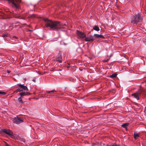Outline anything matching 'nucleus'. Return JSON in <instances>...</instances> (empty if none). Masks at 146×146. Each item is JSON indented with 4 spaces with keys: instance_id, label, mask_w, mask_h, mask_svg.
<instances>
[{
    "instance_id": "1",
    "label": "nucleus",
    "mask_w": 146,
    "mask_h": 146,
    "mask_svg": "<svg viewBox=\"0 0 146 146\" xmlns=\"http://www.w3.org/2000/svg\"><path fill=\"white\" fill-rule=\"evenodd\" d=\"M17 85L19 87V88L16 89L14 92V93L15 92L17 93L18 92H21L19 94L21 97L18 98V100L20 103L23 104L24 102L22 101V97L25 96L30 95H31V94L29 92L23 91V90L27 91H28V88L27 86H25L23 84H17Z\"/></svg>"
},
{
    "instance_id": "9",
    "label": "nucleus",
    "mask_w": 146,
    "mask_h": 146,
    "mask_svg": "<svg viewBox=\"0 0 146 146\" xmlns=\"http://www.w3.org/2000/svg\"><path fill=\"white\" fill-rule=\"evenodd\" d=\"M55 60L56 61H58L59 63L62 62V59L61 54L59 53L58 55L56 56Z\"/></svg>"
},
{
    "instance_id": "5",
    "label": "nucleus",
    "mask_w": 146,
    "mask_h": 146,
    "mask_svg": "<svg viewBox=\"0 0 146 146\" xmlns=\"http://www.w3.org/2000/svg\"><path fill=\"white\" fill-rule=\"evenodd\" d=\"M144 94V91L141 89L136 92L132 94L131 95V96L133 97L137 100H138L139 99V97L141 95H143Z\"/></svg>"
},
{
    "instance_id": "24",
    "label": "nucleus",
    "mask_w": 146,
    "mask_h": 146,
    "mask_svg": "<svg viewBox=\"0 0 146 146\" xmlns=\"http://www.w3.org/2000/svg\"><path fill=\"white\" fill-rule=\"evenodd\" d=\"M22 141L24 143L25 142V140L24 139H23Z\"/></svg>"
},
{
    "instance_id": "20",
    "label": "nucleus",
    "mask_w": 146,
    "mask_h": 146,
    "mask_svg": "<svg viewBox=\"0 0 146 146\" xmlns=\"http://www.w3.org/2000/svg\"><path fill=\"white\" fill-rule=\"evenodd\" d=\"M104 36L102 35H99V38H104Z\"/></svg>"
},
{
    "instance_id": "11",
    "label": "nucleus",
    "mask_w": 146,
    "mask_h": 146,
    "mask_svg": "<svg viewBox=\"0 0 146 146\" xmlns=\"http://www.w3.org/2000/svg\"><path fill=\"white\" fill-rule=\"evenodd\" d=\"M36 17V15L35 14H33L32 15H29L28 16V18H29L33 19L35 18Z\"/></svg>"
},
{
    "instance_id": "7",
    "label": "nucleus",
    "mask_w": 146,
    "mask_h": 146,
    "mask_svg": "<svg viewBox=\"0 0 146 146\" xmlns=\"http://www.w3.org/2000/svg\"><path fill=\"white\" fill-rule=\"evenodd\" d=\"M13 121L14 123L18 124L22 123L23 122L22 118L20 117H18L17 116L13 118Z\"/></svg>"
},
{
    "instance_id": "17",
    "label": "nucleus",
    "mask_w": 146,
    "mask_h": 146,
    "mask_svg": "<svg viewBox=\"0 0 146 146\" xmlns=\"http://www.w3.org/2000/svg\"><path fill=\"white\" fill-rule=\"evenodd\" d=\"M94 36L95 38H99V35L94 34Z\"/></svg>"
},
{
    "instance_id": "27",
    "label": "nucleus",
    "mask_w": 146,
    "mask_h": 146,
    "mask_svg": "<svg viewBox=\"0 0 146 146\" xmlns=\"http://www.w3.org/2000/svg\"><path fill=\"white\" fill-rule=\"evenodd\" d=\"M29 31H31V30H29Z\"/></svg>"
},
{
    "instance_id": "13",
    "label": "nucleus",
    "mask_w": 146,
    "mask_h": 146,
    "mask_svg": "<svg viewBox=\"0 0 146 146\" xmlns=\"http://www.w3.org/2000/svg\"><path fill=\"white\" fill-rule=\"evenodd\" d=\"M93 29L94 30H95L97 31H99L100 30L99 27L96 25H95V26H94L93 28Z\"/></svg>"
},
{
    "instance_id": "15",
    "label": "nucleus",
    "mask_w": 146,
    "mask_h": 146,
    "mask_svg": "<svg viewBox=\"0 0 146 146\" xmlns=\"http://www.w3.org/2000/svg\"><path fill=\"white\" fill-rule=\"evenodd\" d=\"M139 134L138 133H136L135 132L134 135V138L135 139H136L137 138L139 137Z\"/></svg>"
},
{
    "instance_id": "12",
    "label": "nucleus",
    "mask_w": 146,
    "mask_h": 146,
    "mask_svg": "<svg viewBox=\"0 0 146 146\" xmlns=\"http://www.w3.org/2000/svg\"><path fill=\"white\" fill-rule=\"evenodd\" d=\"M129 123H125L121 125V127L127 129V126L129 125Z\"/></svg>"
},
{
    "instance_id": "23",
    "label": "nucleus",
    "mask_w": 146,
    "mask_h": 146,
    "mask_svg": "<svg viewBox=\"0 0 146 146\" xmlns=\"http://www.w3.org/2000/svg\"><path fill=\"white\" fill-rule=\"evenodd\" d=\"M108 60H109L107 59V60H105L104 61H105V62H108Z\"/></svg>"
},
{
    "instance_id": "22",
    "label": "nucleus",
    "mask_w": 146,
    "mask_h": 146,
    "mask_svg": "<svg viewBox=\"0 0 146 146\" xmlns=\"http://www.w3.org/2000/svg\"><path fill=\"white\" fill-rule=\"evenodd\" d=\"M7 73H9L11 72V71L9 70H7Z\"/></svg>"
},
{
    "instance_id": "26",
    "label": "nucleus",
    "mask_w": 146,
    "mask_h": 146,
    "mask_svg": "<svg viewBox=\"0 0 146 146\" xmlns=\"http://www.w3.org/2000/svg\"><path fill=\"white\" fill-rule=\"evenodd\" d=\"M115 90V89H113V90Z\"/></svg>"
},
{
    "instance_id": "14",
    "label": "nucleus",
    "mask_w": 146,
    "mask_h": 146,
    "mask_svg": "<svg viewBox=\"0 0 146 146\" xmlns=\"http://www.w3.org/2000/svg\"><path fill=\"white\" fill-rule=\"evenodd\" d=\"M46 92L48 94H49L50 93H53V94H56L54 93L55 92H56L57 91L55 90H53L51 91H46Z\"/></svg>"
},
{
    "instance_id": "25",
    "label": "nucleus",
    "mask_w": 146,
    "mask_h": 146,
    "mask_svg": "<svg viewBox=\"0 0 146 146\" xmlns=\"http://www.w3.org/2000/svg\"><path fill=\"white\" fill-rule=\"evenodd\" d=\"M33 81H34V82H35V80H33Z\"/></svg>"
},
{
    "instance_id": "19",
    "label": "nucleus",
    "mask_w": 146,
    "mask_h": 146,
    "mask_svg": "<svg viewBox=\"0 0 146 146\" xmlns=\"http://www.w3.org/2000/svg\"><path fill=\"white\" fill-rule=\"evenodd\" d=\"M8 35L7 34H3L2 35L3 37H5L8 36Z\"/></svg>"
},
{
    "instance_id": "4",
    "label": "nucleus",
    "mask_w": 146,
    "mask_h": 146,
    "mask_svg": "<svg viewBox=\"0 0 146 146\" xmlns=\"http://www.w3.org/2000/svg\"><path fill=\"white\" fill-rule=\"evenodd\" d=\"M141 20V15L138 13L133 17L131 20V23L134 26H136L137 23Z\"/></svg>"
},
{
    "instance_id": "10",
    "label": "nucleus",
    "mask_w": 146,
    "mask_h": 146,
    "mask_svg": "<svg viewBox=\"0 0 146 146\" xmlns=\"http://www.w3.org/2000/svg\"><path fill=\"white\" fill-rule=\"evenodd\" d=\"M93 36L90 35L88 37H85V40L86 41L92 42L94 40Z\"/></svg>"
},
{
    "instance_id": "8",
    "label": "nucleus",
    "mask_w": 146,
    "mask_h": 146,
    "mask_svg": "<svg viewBox=\"0 0 146 146\" xmlns=\"http://www.w3.org/2000/svg\"><path fill=\"white\" fill-rule=\"evenodd\" d=\"M76 34L78 38L83 39L86 36V34L78 30L76 31Z\"/></svg>"
},
{
    "instance_id": "6",
    "label": "nucleus",
    "mask_w": 146,
    "mask_h": 146,
    "mask_svg": "<svg viewBox=\"0 0 146 146\" xmlns=\"http://www.w3.org/2000/svg\"><path fill=\"white\" fill-rule=\"evenodd\" d=\"M1 132L2 133H4L12 138H13V137L14 136L13 135V133L12 131L9 129H2L1 131Z\"/></svg>"
},
{
    "instance_id": "28",
    "label": "nucleus",
    "mask_w": 146,
    "mask_h": 146,
    "mask_svg": "<svg viewBox=\"0 0 146 146\" xmlns=\"http://www.w3.org/2000/svg\"><path fill=\"white\" fill-rule=\"evenodd\" d=\"M6 145L7 146L8 145Z\"/></svg>"
},
{
    "instance_id": "16",
    "label": "nucleus",
    "mask_w": 146,
    "mask_h": 146,
    "mask_svg": "<svg viewBox=\"0 0 146 146\" xmlns=\"http://www.w3.org/2000/svg\"><path fill=\"white\" fill-rule=\"evenodd\" d=\"M117 74L116 73H114L112 74L110 76V77L111 78H115L116 77Z\"/></svg>"
},
{
    "instance_id": "18",
    "label": "nucleus",
    "mask_w": 146,
    "mask_h": 146,
    "mask_svg": "<svg viewBox=\"0 0 146 146\" xmlns=\"http://www.w3.org/2000/svg\"><path fill=\"white\" fill-rule=\"evenodd\" d=\"M108 146H120L119 145H117L116 144L114 143L113 144H112Z\"/></svg>"
},
{
    "instance_id": "3",
    "label": "nucleus",
    "mask_w": 146,
    "mask_h": 146,
    "mask_svg": "<svg viewBox=\"0 0 146 146\" xmlns=\"http://www.w3.org/2000/svg\"><path fill=\"white\" fill-rule=\"evenodd\" d=\"M8 2L11 4L12 7L16 10L21 9L20 3L21 0H8Z\"/></svg>"
},
{
    "instance_id": "21",
    "label": "nucleus",
    "mask_w": 146,
    "mask_h": 146,
    "mask_svg": "<svg viewBox=\"0 0 146 146\" xmlns=\"http://www.w3.org/2000/svg\"><path fill=\"white\" fill-rule=\"evenodd\" d=\"M5 92L0 91V94L5 95Z\"/></svg>"
},
{
    "instance_id": "2",
    "label": "nucleus",
    "mask_w": 146,
    "mask_h": 146,
    "mask_svg": "<svg viewBox=\"0 0 146 146\" xmlns=\"http://www.w3.org/2000/svg\"><path fill=\"white\" fill-rule=\"evenodd\" d=\"M46 27H49L51 30L57 31L62 27L60 23L58 21H52L48 19H44Z\"/></svg>"
}]
</instances>
